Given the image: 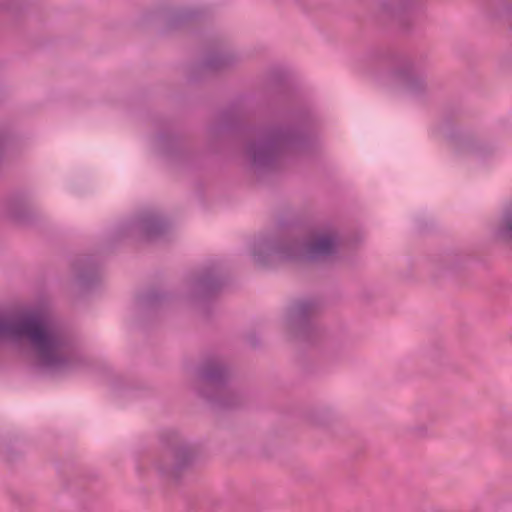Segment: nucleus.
Listing matches in <instances>:
<instances>
[{
  "label": "nucleus",
  "mask_w": 512,
  "mask_h": 512,
  "mask_svg": "<svg viewBox=\"0 0 512 512\" xmlns=\"http://www.w3.org/2000/svg\"><path fill=\"white\" fill-rule=\"evenodd\" d=\"M503 225V229L505 230V232L512 234V213L506 216Z\"/></svg>",
  "instance_id": "obj_3"
},
{
  "label": "nucleus",
  "mask_w": 512,
  "mask_h": 512,
  "mask_svg": "<svg viewBox=\"0 0 512 512\" xmlns=\"http://www.w3.org/2000/svg\"><path fill=\"white\" fill-rule=\"evenodd\" d=\"M27 340L37 362L47 368H60L64 362V347L55 332L36 315L11 314L0 316V340Z\"/></svg>",
  "instance_id": "obj_1"
},
{
  "label": "nucleus",
  "mask_w": 512,
  "mask_h": 512,
  "mask_svg": "<svg viewBox=\"0 0 512 512\" xmlns=\"http://www.w3.org/2000/svg\"><path fill=\"white\" fill-rule=\"evenodd\" d=\"M334 242L329 236H321L317 238L309 248V254L312 257L328 254L332 251Z\"/></svg>",
  "instance_id": "obj_2"
}]
</instances>
